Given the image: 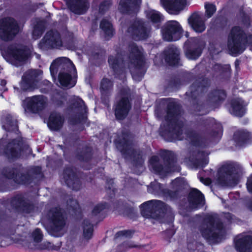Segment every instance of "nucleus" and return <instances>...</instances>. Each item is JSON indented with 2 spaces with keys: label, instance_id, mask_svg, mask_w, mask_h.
<instances>
[{
  "label": "nucleus",
  "instance_id": "603ef678",
  "mask_svg": "<svg viewBox=\"0 0 252 252\" xmlns=\"http://www.w3.org/2000/svg\"><path fill=\"white\" fill-rule=\"evenodd\" d=\"M100 10L101 11L103 10V4H101L100 6Z\"/></svg>",
  "mask_w": 252,
  "mask_h": 252
},
{
  "label": "nucleus",
  "instance_id": "c03bdc74",
  "mask_svg": "<svg viewBox=\"0 0 252 252\" xmlns=\"http://www.w3.org/2000/svg\"><path fill=\"white\" fill-rule=\"evenodd\" d=\"M222 128H221V127L220 126L217 133L214 135V137L215 138H216L217 139H220L222 136Z\"/></svg>",
  "mask_w": 252,
  "mask_h": 252
},
{
  "label": "nucleus",
  "instance_id": "a18cd8bd",
  "mask_svg": "<svg viewBox=\"0 0 252 252\" xmlns=\"http://www.w3.org/2000/svg\"><path fill=\"white\" fill-rule=\"evenodd\" d=\"M225 217L230 221H232L233 219V216L229 213L226 214Z\"/></svg>",
  "mask_w": 252,
  "mask_h": 252
},
{
  "label": "nucleus",
  "instance_id": "37998d69",
  "mask_svg": "<svg viewBox=\"0 0 252 252\" xmlns=\"http://www.w3.org/2000/svg\"><path fill=\"white\" fill-rule=\"evenodd\" d=\"M247 185L248 190L252 192V175L248 179Z\"/></svg>",
  "mask_w": 252,
  "mask_h": 252
},
{
  "label": "nucleus",
  "instance_id": "ea45409f",
  "mask_svg": "<svg viewBox=\"0 0 252 252\" xmlns=\"http://www.w3.org/2000/svg\"><path fill=\"white\" fill-rule=\"evenodd\" d=\"M75 102L73 103V105L75 107H83L84 106V102L80 98L78 97H74V98Z\"/></svg>",
  "mask_w": 252,
  "mask_h": 252
},
{
  "label": "nucleus",
  "instance_id": "c756f323",
  "mask_svg": "<svg viewBox=\"0 0 252 252\" xmlns=\"http://www.w3.org/2000/svg\"><path fill=\"white\" fill-rule=\"evenodd\" d=\"M135 33L136 34L134 37V38L136 40H142L146 39L149 35V32L144 27L137 29L135 31Z\"/></svg>",
  "mask_w": 252,
  "mask_h": 252
},
{
  "label": "nucleus",
  "instance_id": "49530a36",
  "mask_svg": "<svg viewBox=\"0 0 252 252\" xmlns=\"http://www.w3.org/2000/svg\"><path fill=\"white\" fill-rule=\"evenodd\" d=\"M60 96V95L58 94V96H57L55 97H54V98H53V101H54L55 103H56V104H57V105H60V104H61V103L58 102V100H57V98H58V96Z\"/></svg>",
  "mask_w": 252,
  "mask_h": 252
},
{
  "label": "nucleus",
  "instance_id": "9b49d317",
  "mask_svg": "<svg viewBox=\"0 0 252 252\" xmlns=\"http://www.w3.org/2000/svg\"><path fill=\"white\" fill-rule=\"evenodd\" d=\"M8 55L12 63L18 66L24 62L29 56V52L21 46H13L9 48Z\"/></svg>",
  "mask_w": 252,
  "mask_h": 252
},
{
  "label": "nucleus",
  "instance_id": "a19ab883",
  "mask_svg": "<svg viewBox=\"0 0 252 252\" xmlns=\"http://www.w3.org/2000/svg\"><path fill=\"white\" fill-rule=\"evenodd\" d=\"M131 234L130 231L129 230H124L118 232L116 234L117 237H120L123 236L128 237Z\"/></svg>",
  "mask_w": 252,
  "mask_h": 252
},
{
  "label": "nucleus",
  "instance_id": "13d9d810",
  "mask_svg": "<svg viewBox=\"0 0 252 252\" xmlns=\"http://www.w3.org/2000/svg\"><path fill=\"white\" fill-rule=\"evenodd\" d=\"M186 36H187V37H188V36H189V35H188V33H187V34H186Z\"/></svg>",
  "mask_w": 252,
  "mask_h": 252
},
{
  "label": "nucleus",
  "instance_id": "412c9836",
  "mask_svg": "<svg viewBox=\"0 0 252 252\" xmlns=\"http://www.w3.org/2000/svg\"><path fill=\"white\" fill-rule=\"evenodd\" d=\"M192 46H197L198 48L195 50H188L186 52L187 57L190 60H195L201 54V48L204 46V43L200 39L192 38L191 39Z\"/></svg>",
  "mask_w": 252,
  "mask_h": 252
},
{
  "label": "nucleus",
  "instance_id": "864d4df0",
  "mask_svg": "<svg viewBox=\"0 0 252 252\" xmlns=\"http://www.w3.org/2000/svg\"><path fill=\"white\" fill-rule=\"evenodd\" d=\"M45 82L46 85L47 86H49L50 82H49V81H45Z\"/></svg>",
  "mask_w": 252,
  "mask_h": 252
},
{
  "label": "nucleus",
  "instance_id": "6e6d98bb",
  "mask_svg": "<svg viewBox=\"0 0 252 252\" xmlns=\"http://www.w3.org/2000/svg\"><path fill=\"white\" fill-rule=\"evenodd\" d=\"M250 209L252 211V206H250Z\"/></svg>",
  "mask_w": 252,
  "mask_h": 252
},
{
  "label": "nucleus",
  "instance_id": "a211bd4d",
  "mask_svg": "<svg viewBox=\"0 0 252 252\" xmlns=\"http://www.w3.org/2000/svg\"><path fill=\"white\" fill-rule=\"evenodd\" d=\"M130 106L127 98H123L117 104L115 109L116 117L118 119H123L127 114Z\"/></svg>",
  "mask_w": 252,
  "mask_h": 252
},
{
  "label": "nucleus",
  "instance_id": "e433bc0d",
  "mask_svg": "<svg viewBox=\"0 0 252 252\" xmlns=\"http://www.w3.org/2000/svg\"><path fill=\"white\" fill-rule=\"evenodd\" d=\"M66 174V171L65 172V174H64V180H65V182L66 183V184L68 186H72V188L73 189L74 188V186L72 185H71V182L74 181V175L73 174H69L68 175V176L67 177H66L65 176Z\"/></svg>",
  "mask_w": 252,
  "mask_h": 252
},
{
  "label": "nucleus",
  "instance_id": "2f4dec72",
  "mask_svg": "<svg viewBox=\"0 0 252 252\" xmlns=\"http://www.w3.org/2000/svg\"><path fill=\"white\" fill-rule=\"evenodd\" d=\"M108 62L112 68L116 69L118 67H120L122 62L117 57L110 56L108 59Z\"/></svg>",
  "mask_w": 252,
  "mask_h": 252
},
{
  "label": "nucleus",
  "instance_id": "bb28decb",
  "mask_svg": "<svg viewBox=\"0 0 252 252\" xmlns=\"http://www.w3.org/2000/svg\"><path fill=\"white\" fill-rule=\"evenodd\" d=\"M150 167L154 172L161 174L163 169L158 163V158L157 156H153L150 159Z\"/></svg>",
  "mask_w": 252,
  "mask_h": 252
},
{
  "label": "nucleus",
  "instance_id": "de8ad7c7",
  "mask_svg": "<svg viewBox=\"0 0 252 252\" xmlns=\"http://www.w3.org/2000/svg\"><path fill=\"white\" fill-rule=\"evenodd\" d=\"M129 248H135L137 247V245L134 243H130L129 245L128 246Z\"/></svg>",
  "mask_w": 252,
  "mask_h": 252
},
{
  "label": "nucleus",
  "instance_id": "79ce46f5",
  "mask_svg": "<svg viewBox=\"0 0 252 252\" xmlns=\"http://www.w3.org/2000/svg\"><path fill=\"white\" fill-rule=\"evenodd\" d=\"M104 208H105L104 205H103L102 204L98 205L94 207V208L93 211V213L95 215L97 213H98L100 211H101L103 209H104Z\"/></svg>",
  "mask_w": 252,
  "mask_h": 252
},
{
  "label": "nucleus",
  "instance_id": "052dcab7",
  "mask_svg": "<svg viewBox=\"0 0 252 252\" xmlns=\"http://www.w3.org/2000/svg\"><path fill=\"white\" fill-rule=\"evenodd\" d=\"M74 202H75V203L76 205H78V204H77V203H76V201H74Z\"/></svg>",
  "mask_w": 252,
  "mask_h": 252
},
{
  "label": "nucleus",
  "instance_id": "0e129e2a",
  "mask_svg": "<svg viewBox=\"0 0 252 252\" xmlns=\"http://www.w3.org/2000/svg\"><path fill=\"white\" fill-rule=\"evenodd\" d=\"M2 83H4L5 84V82L4 81H2Z\"/></svg>",
  "mask_w": 252,
  "mask_h": 252
},
{
  "label": "nucleus",
  "instance_id": "2eb2a0df",
  "mask_svg": "<svg viewBox=\"0 0 252 252\" xmlns=\"http://www.w3.org/2000/svg\"><path fill=\"white\" fill-rule=\"evenodd\" d=\"M234 243L238 252H251L252 251V238L250 236L239 235L235 238Z\"/></svg>",
  "mask_w": 252,
  "mask_h": 252
},
{
  "label": "nucleus",
  "instance_id": "ddd939ff",
  "mask_svg": "<svg viewBox=\"0 0 252 252\" xmlns=\"http://www.w3.org/2000/svg\"><path fill=\"white\" fill-rule=\"evenodd\" d=\"M163 203L159 200H151L141 205L142 215L145 218L154 217V213L159 212L163 206Z\"/></svg>",
  "mask_w": 252,
  "mask_h": 252
},
{
  "label": "nucleus",
  "instance_id": "393cba45",
  "mask_svg": "<svg viewBox=\"0 0 252 252\" xmlns=\"http://www.w3.org/2000/svg\"><path fill=\"white\" fill-rule=\"evenodd\" d=\"M179 52L177 49L171 48L166 52L165 61L171 65L178 63Z\"/></svg>",
  "mask_w": 252,
  "mask_h": 252
},
{
  "label": "nucleus",
  "instance_id": "39448f33",
  "mask_svg": "<svg viewBox=\"0 0 252 252\" xmlns=\"http://www.w3.org/2000/svg\"><path fill=\"white\" fill-rule=\"evenodd\" d=\"M19 31V28L15 21L10 18L0 20V38L5 41L11 39Z\"/></svg>",
  "mask_w": 252,
  "mask_h": 252
},
{
  "label": "nucleus",
  "instance_id": "0eeeda50",
  "mask_svg": "<svg viewBox=\"0 0 252 252\" xmlns=\"http://www.w3.org/2000/svg\"><path fill=\"white\" fill-rule=\"evenodd\" d=\"M63 45L59 33L57 32H48L38 46L40 49L46 50L51 48H60Z\"/></svg>",
  "mask_w": 252,
  "mask_h": 252
},
{
  "label": "nucleus",
  "instance_id": "bf43d9fd",
  "mask_svg": "<svg viewBox=\"0 0 252 252\" xmlns=\"http://www.w3.org/2000/svg\"><path fill=\"white\" fill-rule=\"evenodd\" d=\"M41 92H46V91H43V90H41Z\"/></svg>",
  "mask_w": 252,
  "mask_h": 252
},
{
  "label": "nucleus",
  "instance_id": "7c9ffc66",
  "mask_svg": "<svg viewBox=\"0 0 252 252\" xmlns=\"http://www.w3.org/2000/svg\"><path fill=\"white\" fill-rule=\"evenodd\" d=\"M2 127L6 130L16 131L17 130V122L15 120H7Z\"/></svg>",
  "mask_w": 252,
  "mask_h": 252
},
{
  "label": "nucleus",
  "instance_id": "4d7b16f0",
  "mask_svg": "<svg viewBox=\"0 0 252 252\" xmlns=\"http://www.w3.org/2000/svg\"><path fill=\"white\" fill-rule=\"evenodd\" d=\"M12 155L15 156L14 154L13 153V151H12Z\"/></svg>",
  "mask_w": 252,
  "mask_h": 252
},
{
  "label": "nucleus",
  "instance_id": "58836bf2",
  "mask_svg": "<svg viewBox=\"0 0 252 252\" xmlns=\"http://www.w3.org/2000/svg\"><path fill=\"white\" fill-rule=\"evenodd\" d=\"M170 113H168L167 114V121H169L172 124H174L175 125L178 126L180 127V124L177 123V120L178 119V117L177 115H173L172 116V118L170 119Z\"/></svg>",
  "mask_w": 252,
  "mask_h": 252
},
{
  "label": "nucleus",
  "instance_id": "473e14b6",
  "mask_svg": "<svg viewBox=\"0 0 252 252\" xmlns=\"http://www.w3.org/2000/svg\"><path fill=\"white\" fill-rule=\"evenodd\" d=\"M44 30L43 24L42 22L38 23L34 28L33 31V37L37 38L42 33Z\"/></svg>",
  "mask_w": 252,
  "mask_h": 252
},
{
  "label": "nucleus",
  "instance_id": "7ed1b4c3",
  "mask_svg": "<svg viewBox=\"0 0 252 252\" xmlns=\"http://www.w3.org/2000/svg\"><path fill=\"white\" fill-rule=\"evenodd\" d=\"M201 232L202 236L210 243L220 242L225 234L222 224L219 223L218 220L214 219L210 220L209 224L202 227Z\"/></svg>",
  "mask_w": 252,
  "mask_h": 252
},
{
  "label": "nucleus",
  "instance_id": "423d86ee",
  "mask_svg": "<svg viewBox=\"0 0 252 252\" xmlns=\"http://www.w3.org/2000/svg\"><path fill=\"white\" fill-rule=\"evenodd\" d=\"M182 31L181 26L177 21H168L162 29L163 38L167 41L177 40L180 37Z\"/></svg>",
  "mask_w": 252,
  "mask_h": 252
},
{
  "label": "nucleus",
  "instance_id": "b1692460",
  "mask_svg": "<svg viewBox=\"0 0 252 252\" xmlns=\"http://www.w3.org/2000/svg\"><path fill=\"white\" fill-rule=\"evenodd\" d=\"M141 2V0H121L120 2V9L123 12H128L131 9H136Z\"/></svg>",
  "mask_w": 252,
  "mask_h": 252
},
{
  "label": "nucleus",
  "instance_id": "a878e982",
  "mask_svg": "<svg viewBox=\"0 0 252 252\" xmlns=\"http://www.w3.org/2000/svg\"><path fill=\"white\" fill-rule=\"evenodd\" d=\"M93 228L92 225L88 221L84 222L82 241H88L93 236Z\"/></svg>",
  "mask_w": 252,
  "mask_h": 252
},
{
  "label": "nucleus",
  "instance_id": "cd10ccee",
  "mask_svg": "<svg viewBox=\"0 0 252 252\" xmlns=\"http://www.w3.org/2000/svg\"><path fill=\"white\" fill-rule=\"evenodd\" d=\"M146 16L153 23H158L162 20V15L159 12L154 10L147 11Z\"/></svg>",
  "mask_w": 252,
  "mask_h": 252
},
{
  "label": "nucleus",
  "instance_id": "e2e57ef3",
  "mask_svg": "<svg viewBox=\"0 0 252 252\" xmlns=\"http://www.w3.org/2000/svg\"><path fill=\"white\" fill-rule=\"evenodd\" d=\"M178 139L179 140H181V138H179H179H178Z\"/></svg>",
  "mask_w": 252,
  "mask_h": 252
},
{
  "label": "nucleus",
  "instance_id": "4468645a",
  "mask_svg": "<svg viewBox=\"0 0 252 252\" xmlns=\"http://www.w3.org/2000/svg\"><path fill=\"white\" fill-rule=\"evenodd\" d=\"M161 6L171 14H178L184 8L186 0H160Z\"/></svg>",
  "mask_w": 252,
  "mask_h": 252
},
{
  "label": "nucleus",
  "instance_id": "5701e85b",
  "mask_svg": "<svg viewBox=\"0 0 252 252\" xmlns=\"http://www.w3.org/2000/svg\"><path fill=\"white\" fill-rule=\"evenodd\" d=\"M251 137V134L249 132L243 130H238L234 134V141L238 146H241L249 142Z\"/></svg>",
  "mask_w": 252,
  "mask_h": 252
},
{
  "label": "nucleus",
  "instance_id": "3c124183",
  "mask_svg": "<svg viewBox=\"0 0 252 252\" xmlns=\"http://www.w3.org/2000/svg\"><path fill=\"white\" fill-rule=\"evenodd\" d=\"M215 69H221L222 68V66L220 65H219V64H217V65H215V67H214Z\"/></svg>",
  "mask_w": 252,
  "mask_h": 252
},
{
  "label": "nucleus",
  "instance_id": "5fc2aeb1",
  "mask_svg": "<svg viewBox=\"0 0 252 252\" xmlns=\"http://www.w3.org/2000/svg\"><path fill=\"white\" fill-rule=\"evenodd\" d=\"M35 56H36V58L37 59H39V58H40V55H39L35 54Z\"/></svg>",
  "mask_w": 252,
  "mask_h": 252
},
{
  "label": "nucleus",
  "instance_id": "f704fd0d",
  "mask_svg": "<svg viewBox=\"0 0 252 252\" xmlns=\"http://www.w3.org/2000/svg\"><path fill=\"white\" fill-rule=\"evenodd\" d=\"M172 184L175 188L181 189L184 187L187 183L185 179L182 178H177L173 182Z\"/></svg>",
  "mask_w": 252,
  "mask_h": 252
},
{
  "label": "nucleus",
  "instance_id": "72a5a7b5",
  "mask_svg": "<svg viewBox=\"0 0 252 252\" xmlns=\"http://www.w3.org/2000/svg\"><path fill=\"white\" fill-rule=\"evenodd\" d=\"M205 8L206 15L208 18L211 17L216 11L215 5L212 3H206Z\"/></svg>",
  "mask_w": 252,
  "mask_h": 252
},
{
  "label": "nucleus",
  "instance_id": "680f3d73",
  "mask_svg": "<svg viewBox=\"0 0 252 252\" xmlns=\"http://www.w3.org/2000/svg\"><path fill=\"white\" fill-rule=\"evenodd\" d=\"M141 79V77H140V78L139 79H138V80H139Z\"/></svg>",
  "mask_w": 252,
  "mask_h": 252
},
{
  "label": "nucleus",
  "instance_id": "c85d7f7f",
  "mask_svg": "<svg viewBox=\"0 0 252 252\" xmlns=\"http://www.w3.org/2000/svg\"><path fill=\"white\" fill-rule=\"evenodd\" d=\"M100 28L105 32L108 36H111L113 34V28L111 23L107 20L103 19L100 25Z\"/></svg>",
  "mask_w": 252,
  "mask_h": 252
},
{
  "label": "nucleus",
  "instance_id": "1a4fd4ad",
  "mask_svg": "<svg viewBox=\"0 0 252 252\" xmlns=\"http://www.w3.org/2000/svg\"><path fill=\"white\" fill-rule=\"evenodd\" d=\"M242 168L240 165L233 162H226L219 169L220 176L229 180H235L242 173Z\"/></svg>",
  "mask_w": 252,
  "mask_h": 252
},
{
  "label": "nucleus",
  "instance_id": "dca6fc26",
  "mask_svg": "<svg viewBox=\"0 0 252 252\" xmlns=\"http://www.w3.org/2000/svg\"><path fill=\"white\" fill-rule=\"evenodd\" d=\"M188 21L190 26L196 32L200 33L205 30L206 27L202 15L198 12L193 13L189 18Z\"/></svg>",
  "mask_w": 252,
  "mask_h": 252
},
{
  "label": "nucleus",
  "instance_id": "20e7f679",
  "mask_svg": "<svg viewBox=\"0 0 252 252\" xmlns=\"http://www.w3.org/2000/svg\"><path fill=\"white\" fill-rule=\"evenodd\" d=\"M51 219V230L56 237L62 236L65 232V222L61 210L59 208L52 210L49 213Z\"/></svg>",
  "mask_w": 252,
  "mask_h": 252
},
{
  "label": "nucleus",
  "instance_id": "4be33fe9",
  "mask_svg": "<svg viewBox=\"0 0 252 252\" xmlns=\"http://www.w3.org/2000/svg\"><path fill=\"white\" fill-rule=\"evenodd\" d=\"M63 120L59 114L53 113L49 117L48 121L49 127L52 130H58L62 126Z\"/></svg>",
  "mask_w": 252,
  "mask_h": 252
},
{
  "label": "nucleus",
  "instance_id": "f8f14e48",
  "mask_svg": "<svg viewBox=\"0 0 252 252\" xmlns=\"http://www.w3.org/2000/svg\"><path fill=\"white\" fill-rule=\"evenodd\" d=\"M130 64L129 67L132 69L133 67L136 69H139L142 67L144 63V59L143 57V49L132 44L130 46Z\"/></svg>",
  "mask_w": 252,
  "mask_h": 252
},
{
  "label": "nucleus",
  "instance_id": "aec40b11",
  "mask_svg": "<svg viewBox=\"0 0 252 252\" xmlns=\"http://www.w3.org/2000/svg\"><path fill=\"white\" fill-rule=\"evenodd\" d=\"M247 103L241 99L237 98L232 101L229 109L230 112L235 116L241 117L245 112V106Z\"/></svg>",
  "mask_w": 252,
  "mask_h": 252
},
{
  "label": "nucleus",
  "instance_id": "8fccbe9b",
  "mask_svg": "<svg viewBox=\"0 0 252 252\" xmlns=\"http://www.w3.org/2000/svg\"><path fill=\"white\" fill-rule=\"evenodd\" d=\"M131 74H132V77L134 79V80H137L136 79V75L134 74V72L131 70Z\"/></svg>",
  "mask_w": 252,
  "mask_h": 252
},
{
  "label": "nucleus",
  "instance_id": "4c0bfd02",
  "mask_svg": "<svg viewBox=\"0 0 252 252\" xmlns=\"http://www.w3.org/2000/svg\"><path fill=\"white\" fill-rule=\"evenodd\" d=\"M112 85V82L108 79H104L101 83V87L103 90H107Z\"/></svg>",
  "mask_w": 252,
  "mask_h": 252
},
{
  "label": "nucleus",
  "instance_id": "f257e3e1",
  "mask_svg": "<svg viewBox=\"0 0 252 252\" xmlns=\"http://www.w3.org/2000/svg\"><path fill=\"white\" fill-rule=\"evenodd\" d=\"M59 69L60 71L57 85L68 88L73 87L75 81L72 78V76L76 73V69L72 62L66 57H61L55 60L50 67L51 75L53 79Z\"/></svg>",
  "mask_w": 252,
  "mask_h": 252
},
{
  "label": "nucleus",
  "instance_id": "f03ea898",
  "mask_svg": "<svg viewBox=\"0 0 252 252\" xmlns=\"http://www.w3.org/2000/svg\"><path fill=\"white\" fill-rule=\"evenodd\" d=\"M252 44V35L245 39L243 31L239 27H234L228 36V48L233 56L242 53L246 47V43Z\"/></svg>",
  "mask_w": 252,
  "mask_h": 252
},
{
  "label": "nucleus",
  "instance_id": "c9c22d12",
  "mask_svg": "<svg viewBox=\"0 0 252 252\" xmlns=\"http://www.w3.org/2000/svg\"><path fill=\"white\" fill-rule=\"evenodd\" d=\"M32 237L34 241L38 242L41 241L42 238V235L41 233L40 230L36 229L33 232Z\"/></svg>",
  "mask_w": 252,
  "mask_h": 252
},
{
  "label": "nucleus",
  "instance_id": "f3484780",
  "mask_svg": "<svg viewBox=\"0 0 252 252\" xmlns=\"http://www.w3.org/2000/svg\"><path fill=\"white\" fill-rule=\"evenodd\" d=\"M189 202L191 209H198L203 206L204 197L200 191L193 189L190 191L189 196Z\"/></svg>",
  "mask_w": 252,
  "mask_h": 252
},
{
  "label": "nucleus",
  "instance_id": "6ab92c4d",
  "mask_svg": "<svg viewBox=\"0 0 252 252\" xmlns=\"http://www.w3.org/2000/svg\"><path fill=\"white\" fill-rule=\"evenodd\" d=\"M67 4L73 12L78 14H83L88 8L87 0H75L72 2H67Z\"/></svg>",
  "mask_w": 252,
  "mask_h": 252
},
{
  "label": "nucleus",
  "instance_id": "6e6552de",
  "mask_svg": "<svg viewBox=\"0 0 252 252\" xmlns=\"http://www.w3.org/2000/svg\"><path fill=\"white\" fill-rule=\"evenodd\" d=\"M47 99L43 95H35L27 98L23 102L25 111L38 113L46 106Z\"/></svg>",
  "mask_w": 252,
  "mask_h": 252
},
{
  "label": "nucleus",
  "instance_id": "9d476101",
  "mask_svg": "<svg viewBox=\"0 0 252 252\" xmlns=\"http://www.w3.org/2000/svg\"><path fill=\"white\" fill-rule=\"evenodd\" d=\"M41 73V71L35 70H31L27 72L22 78L21 83V88L25 91H32L37 88V77Z\"/></svg>",
  "mask_w": 252,
  "mask_h": 252
},
{
  "label": "nucleus",
  "instance_id": "09e8293b",
  "mask_svg": "<svg viewBox=\"0 0 252 252\" xmlns=\"http://www.w3.org/2000/svg\"><path fill=\"white\" fill-rule=\"evenodd\" d=\"M45 244H47V246H46L45 247L43 248V249H49L51 247H50V245H51V244L50 243H45Z\"/></svg>",
  "mask_w": 252,
  "mask_h": 252
}]
</instances>
